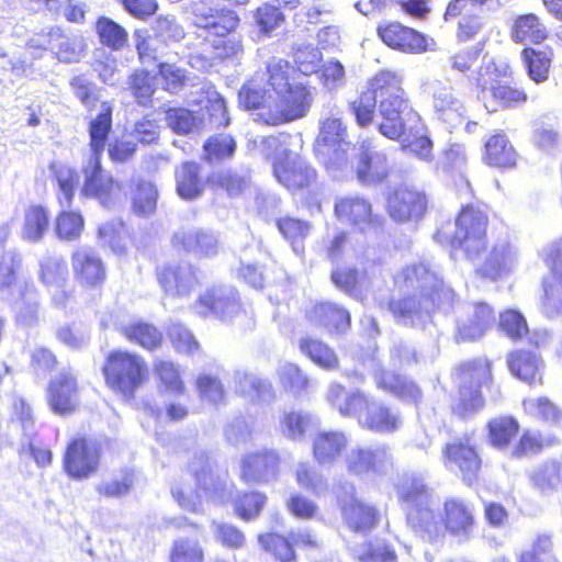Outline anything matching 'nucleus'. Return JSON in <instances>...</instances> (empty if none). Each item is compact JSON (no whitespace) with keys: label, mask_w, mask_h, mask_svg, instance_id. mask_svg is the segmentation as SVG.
<instances>
[{"label":"nucleus","mask_w":562,"mask_h":562,"mask_svg":"<svg viewBox=\"0 0 562 562\" xmlns=\"http://www.w3.org/2000/svg\"><path fill=\"white\" fill-rule=\"evenodd\" d=\"M81 171L85 177L82 193L86 196L95 198L105 207H110L121 198L122 188L102 168L101 156L88 155L82 164Z\"/></svg>","instance_id":"9d476101"},{"label":"nucleus","mask_w":562,"mask_h":562,"mask_svg":"<svg viewBox=\"0 0 562 562\" xmlns=\"http://www.w3.org/2000/svg\"><path fill=\"white\" fill-rule=\"evenodd\" d=\"M374 381L379 389L402 401L418 403L422 398L420 389L405 375L387 372L381 368L374 370Z\"/></svg>","instance_id":"473e14b6"},{"label":"nucleus","mask_w":562,"mask_h":562,"mask_svg":"<svg viewBox=\"0 0 562 562\" xmlns=\"http://www.w3.org/2000/svg\"><path fill=\"white\" fill-rule=\"evenodd\" d=\"M347 490L349 499L342 501V514L345 520L351 530L366 535L375 526L378 521V512L372 506H369L353 497V485H348Z\"/></svg>","instance_id":"7c9ffc66"},{"label":"nucleus","mask_w":562,"mask_h":562,"mask_svg":"<svg viewBox=\"0 0 562 562\" xmlns=\"http://www.w3.org/2000/svg\"><path fill=\"white\" fill-rule=\"evenodd\" d=\"M123 333L131 341H136L143 348L153 350L160 346L161 333L150 324L136 322L123 328Z\"/></svg>","instance_id":"8fccbe9b"},{"label":"nucleus","mask_w":562,"mask_h":562,"mask_svg":"<svg viewBox=\"0 0 562 562\" xmlns=\"http://www.w3.org/2000/svg\"><path fill=\"white\" fill-rule=\"evenodd\" d=\"M236 143L231 135L221 134L210 137L203 146L204 159L209 162L220 161L233 156Z\"/></svg>","instance_id":"e2e57ef3"},{"label":"nucleus","mask_w":562,"mask_h":562,"mask_svg":"<svg viewBox=\"0 0 562 562\" xmlns=\"http://www.w3.org/2000/svg\"><path fill=\"white\" fill-rule=\"evenodd\" d=\"M171 562H204V553L198 540L179 538L173 541Z\"/></svg>","instance_id":"69168bd1"},{"label":"nucleus","mask_w":562,"mask_h":562,"mask_svg":"<svg viewBox=\"0 0 562 562\" xmlns=\"http://www.w3.org/2000/svg\"><path fill=\"white\" fill-rule=\"evenodd\" d=\"M378 102V91H375V87H371L370 81L368 89L350 103V110L359 126L366 127L373 123L376 106L379 108Z\"/></svg>","instance_id":"49530a36"},{"label":"nucleus","mask_w":562,"mask_h":562,"mask_svg":"<svg viewBox=\"0 0 562 562\" xmlns=\"http://www.w3.org/2000/svg\"><path fill=\"white\" fill-rule=\"evenodd\" d=\"M400 499L406 505L407 512L413 507L428 506L430 490L424 483L423 477L407 475L397 486Z\"/></svg>","instance_id":"79ce46f5"},{"label":"nucleus","mask_w":562,"mask_h":562,"mask_svg":"<svg viewBox=\"0 0 562 562\" xmlns=\"http://www.w3.org/2000/svg\"><path fill=\"white\" fill-rule=\"evenodd\" d=\"M351 403L353 407H357L353 417L366 429L378 434H392L403 425V418L397 411L364 393L353 397Z\"/></svg>","instance_id":"1a4fd4ad"},{"label":"nucleus","mask_w":562,"mask_h":562,"mask_svg":"<svg viewBox=\"0 0 562 562\" xmlns=\"http://www.w3.org/2000/svg\"><path fill=\"white\" fill-rule=\"evenodd\" d=\"M485 159L495 167H513L516 164V151L503 134L491 137L485 145Z\"/></svg>","instance_id":"c03bdc74"},{"label":"nucleus","mask_w":562,"mask_h":562,"mask_svg":"<svg viewBox=\"0 0 562 562\" xmlns=\"http://www.w3.org/2000/svg\"><path fill=\"white\" fill-rule=\"evenodd\" d=\"M546 36V29L535 14L522 15L516 20L513 32L514 41L539 43Z\"/></svg>","instance_id":"603ef678"},{"label":"nucleus","mask_w":562,"mask_h":562,"mask_svg":"<svg viewBox=\"0 0 562 562\" xmlns=\"http://www.w3.org/2000/svg\"><path fill=\"white\" fill-rule=\"evenodd\" d=\"M482 101L487 111L495 112L498 108H512L525 103L527 93L507 85H496L491 87L488 95Z\"/></svg>","instance_id":"37998d69"},{"label":"nucleus","mask_w":562,"mask_h":562,"mask_svg":"<svg viewBox=\"0 0 562 562\" xmlns=\"http://www.w3.org/2000/svg\"><path fill=\"white\" fill-rule=\"evenodd\" d=\"M171 243L178 251L196 257L213 256L218 249L217 237L212 232L195 226L180 227L172 235Z\"/></svg>","instance_id":"aec40b11"},{"label":"nucleus","mask_w":562,"mask_h":562,"mask_svg":"<svg viewBox=\"0 0 562 562\" xmlns=\"http://www.w3.org/2000/svg\"><path fill=\"white\" fill-rule=\"evenodd\" d=\"M40 278L46 286L57 290L54 301L57 305H64L67 295L61 288L68 279V267L65 259L60 256L46 257L41 262Z\"/></svg>","instance_id":"f704fd0d"},{"label":"nucleus","mask_w":562,"mask_h":562,"mask_svg":"<svg viewBox=\"0 0 562 562\" xmlns=\"http://www.w3.org/2000/svg\"><path fill=\"white\" fill-rule=\"evenodd\" d=\"M380 38L389 47L404 53L417 54L426 49L425 37L414 29L398 22H391L378 27Z\"/></svg>","instance_id":"a878e982"},{"label":"nucleus","mask_w":562,"mask_h":562,"mask_svg":"<svg viewBox=\"0 0 562 562\" xmlns=\"http://www.w3.org/2000/svg\"><path fill=\"white\" fill-rule=\"evenodd\" d=\"M112 128V109L102 103V111L89 123V155L102 156Z\"/></svg>","instance_id":"a19ab883"},{"label":"nucleus","mask_w":562,"mask_h":562,"mask_svg":"<svg viewBox=\"0 0 562 562\" xmlns=\"http://www.w3.org/2000/svg\"><path fill=\"white\" fill-rule=\"evenodd\" d=\"M426 91L431 95L432 110L438 120L451 128L462 123L467 108L452 86L434 80L426 85Z\"/></svg>","instance_id":"f8f14e48"},{"label":"nucleus","mask_w":562,"mask_h":562,"mask_svg":"<svg viewBox=\"0 0 562 562\" xmlns=\"http://www.w3.org/2000/svg\"><path fill=\"white\" fill-rule=\"evenodd\" d=\"M300 349L314 363L324 369H335L338 364L334 350L318 339L312 337L302 338L300 340Z\"/></svg>","instance_id":"de8ad7c7"},{"label":"nucleus","mask_w":562,"mask_h":562,"mask_svg":"<svg viewBox=\"0 0 562 562\" xmlns=\"http://www.w3.org/2000/svg\"><path fill=\"white\" fill-rule=\"evenodd\" d=\"M335 214L340 222L357 226L362 232L378 229L383 223L381 216L372 213L371 203L360 196L337 199Z\"/></svg>","instance_id":"dca6fc26"},{"label":"nucleus","mask_w":562,"mask_h":562,"mask_svg":"<svg viewBox=\"0 0 562 562\" xmlns=\"http://www.w3.org/2000/svg\"><path fill=\"white\" fill-rule=\"evenodd\" d=\"M71 267L76 281L83 288H98L106 279L105 263L90 247H79L72 252Z\"/></svg>","instance_id":"a211bd4d"},{"label":"nucleus","mask_w":562,"mask_h":562,"mask_svg":"<svg viewBox=\"0 0 562 562\" xmlns=\"http://www.w3.org/2000/svg\"><path fill=\"white\" fill-rule=\"evenodd\" d=\"M379 95V114L382 121L379 132L389 139H400L406 131L418 132L422 117L412 108L402 88V78L395 72L383 70L371 79Z\"/></svg>","instance_id":"f03ea898"},{"label":"nucleus","mask_w":562,"mask_h":562,"mask_svg":"<svg viewBox=\"0 0 562 562\" xmlns=\"http://www.w3.org/2000/svg\"><path fill=\"white\" fill-rule=\"evenodd\" d=\"M276 179L286 189L295 191L312 186L316 181V171L302 157L286 155L284 161L273 164Z\"/></svg>","instance_id":"4be33fe9"},{"label":"nucleus","mask_w":562,"mask_h":562,"mask_svg":"<svg viewBox=\"0 0 562 562\" xmlns=\"http://www.w3.org/2000/svg\"><path fill=\"white\" fill-rule=\"evenodd\" d=\"M508 366L514 375L529 383H541V360L532 352L520 350L510 355Z\"/></svg>","instance_id":"ea45409f"},{"label":"nucleus","mask_w":562,"mask_h":562,"mask_svg":"<svg viewBox=\"0 0 562 562\" xmlns=\"http://www.w3.org/2000/svg\"><path fill=\"white\" fill-rule=\"evenodd\" d=\"M176 184L178 194L184 200H194L203 191L205 183L200 175L196 162L187 161L176 170Z\"/></svg>","instance_id":"58836bf2"},{"label":"nucleus","mask_w":562,"mask_h":562,"mask_svg":"<svg viewBox=\"0 0 562 562\" xmlns=\"http://www.w3.org/2000/svg\"><path fill=\"white\" fill-rule=\"evenodd\" d=\"M99 458V446L95 442L83 438L75 439L67 447L65 469L72 477H88L97 471Z\"/></svg>","instance_id":"f3484780"},{"label":"nucleus","mask_w":562,"mask_h":562,"mask_svg":"<svg viewBox=\"0 0 562 562\" xmlns=\"http://www.w3.org/2000/svg\"><path fill=\"white\" fill-rule=\"evenodd\" d=\"M48 42L59 61L77 63L83 57L85 44L79 36H68L58 27L49 30Z\"/></svg>","instance_id":"c9c22d12"},{"label":"nucleus","mask_w":562,"mask_h":562,"mask_svg":"<svg viewBox=\"0 0 562 562\" xmlns=\"http://www.w3.org/2000/svg\"><path fill=\"white\" fill-rule=\"evenodd\" d=\"M445 464L448 468L457 467L465 481L471 482L480 469L481 461L474 448L459 439L447 443L443 450Z\"/></svg>","instance_id":"c85d7f7f"},{"label":"nucleus","mask_w":562,"mask_h":562,"mask_svg":"<svg viewBox=\"0 0 562 562\" xmlns=\"http://www.w3.org/2000/svg\"><path fill=\"white\" fill-rule=\"evenodd\" d=\"M407 524L420 539L436 543L445 537V525L428 506L413 507L407 512Z\"/></svg>","instance_id":"2f4dec72"},{"label":"nucleus","mask_w":562,"mask_h":562,"mask_svg":"<svg viewBox=\"0 0 562 562\" xmlns=\"http://www.w3.org/2000/svg\"><path fill=\"white\" fill-rule=\"evenodd\" d=\"M313 102L308 87L296 82L274 95L273 110L266 108L261 117L267 125H279L304 117Z\"/></svg>","instance_id":"6e6552de"},{"label":"nucleus","mask_w":562,"mask_h":562,"mask_svg":"<svg viewBox=\"0 0 562 562\" xmlns=\"http://www.w3.org/2000/svg\"><path fill=\"white\" fill-rule=\"evenodd\" d=\"M189 470L194 476L199 488L210 497L213 496V493L217 491L218 483L212 474L209 457L205 453L195 456L189 464Z\"/></svg>","instance_id":"864d4df0"},{"label":"nucleus","mask_w":562,"mask_h":562,"mask_svg":"<svg viewBox=\"0 0 562 562\" xmlns=\"http://www.w3.org/2000/svg\"><path fill=\"white\" fill-rule=\"evenodd\" d=\"M426 207L425 193L407 186L397 188L387 201L390 216L398 222L422 217Z\"/></svg>","instance_id":"393cba45"},{"label":"nucleus","mask_w":562,"mask_h":562,"mask_svg":"<svg viewBox=\"0 0 562 562\" xmlns=\"http://www.w3.org/2000/svg\"><path fill=\"white\" fill-rule=\"evenodd\" d=\"M128 89L139 105L147 106L155 92V77L145 70H136L128 78Z\"/></svg>","instance_id":"4d7b16f0"},{"label":"nucleus","mask_w":562,"mask_h":562,"mask_svg":"<svg viewBox=\"0 0 562 562\" xmlns=\"http://www.w3.org/2000/svg\"><path fill=\"white\" fill-rule=\"evenodd\" d=\"M167 125L177 134H190L198 132L202 123L193 112L183 108L169 109L166 112Z\"/></svg>","instance_id":"6e6d98bb"},{"label":"nucleus","mask_w":562,"mask_h":562,"mask_svg":"<svg viewBox=\"0 0 562 562\" xmlns=\"http://www.w3.org/2000/svg\"><path fill=\"white\" fill-rule=\"evenodd\" d=\"M288 136L284 134L258 136L254 139L258 149L267 157L272 159V165L278 161H284L286 155L293 153L286 148Z\"/></svg>","instance_id":"680f3d73"},{"label":"nucleus","mask_w":562,"mask_h":562,"mask_svg":"<svg viewBox=\"0 0 562 562\" xmlns=\"http://www.w3.org/2000/svg\"><path fill=\"white\" fill-rule=\"evenodd\" d=\"M274 95L267 92L256 82L245 83L238 92V102L246 110L254 111V120L266 124L261 114L266 108L273 110Z\"/></svg>","instance_id":"e433bc0d"},{"label":"nucleus","mask_w":562,"mask_h":562,"mask_svg":"<svg viewBox=\"0 0 562 562\" xmlns=\"http://www.w3.org/2000/svg\"><path fill=\"white\" fill-rule=\"evenodd\" d=\"M486 214L472 205L464 206L456 220V231L450 240L457 255L462 251L465 258L475 260L486 248Z\"/></svg>","instance_id":"20e7f679"},{"label":"nucleus","mask_w":562,"mask_h":562,"mask_svg":"<svg viewBox=\"0 0 562 562\" xmlns=\"http://www.w3.org/2000/svg\"><path fill=\"white\" fill-rule=\"evenodd\" d=\"M296 483L304 490L322 495L328 491L326 477L310 462H299L295 467Z\"/></svg>","instance_id":"09e8293b"},{"label":"nucleus","mask_w":562,"mask_h":562,"mask_svg":"<svg viewBox=\"0 0 562 562\" xmlns=\"http://www.w3.org/2000/svg\"><path fill=\"white\" fill-rule=\"evenodd\" d=\"M531 481L541 493L555 491L562 481V468L558 462L544 463L532 472Z\"/></svg>","instance_id":"13d9d810"},{"label":"nucleus","mask_w":562,"mask_h":562,"mask_svg":"<svg viewBox=\"0 0 562 562\" xmlns=\"http://www.w3.org/2000/svg\"><path fill=\"white\" fill-rule=\"evenodd\" d=\"M158 281L166 294L183 297L198 284V277L191 263L183 262L164 268L158 273Z\"/></svg>","instance_id":"bb28decb"},{"label":"nucleus","mask_w":562,"mask_h":562,"mask_svg":"<svg viewBox=\"0 0 562 562\" xmlns=\"http://www.w3.org/2000/svg\"><path fill=\"white\" fill-rule=\"evenodd\" d=\"M518 261L519 252L517 247L508 240H502L494 245L479 272L485 278L496 280L503 274L513 271Z\"/></svg>","instance_id":"cd10ccee"},{"label":"nucleus","mask_w":562,"mask_h":562,"mask_svg":"<svg viewBox=\"0 0 562 562\" xmlns=\"http://www.w3.org/2000/svg\"><path fill=\"white\" fill-rule=\"evenodd\" d=\"M103 372L111 389L124 397H131L143 384L147 375V366L137 355L114 351L109 355Z\"/></svg>","instance_id":"39448f33"},{"label":"nucleus","mask_w":562,"mask_h":562,"mask_svg":"<svg viewBox=\"0 0 562 562\" xmlns=\"http://www.w3.org/2000/svg\"><path fill=\"white\" fill-rule=\"evenodd\" d=\"M267 72L268 82L276 94L296 83L290 78L293 68L282 58H271L267 65Z\"/></svg>","instance_id":"bf43d9fd"},{"label":"nucleus","mask_w":562,"mask_h":562,"mask_svg":"<svg viewBox=\"0 0 562 562\" xmlns=\"http://www.w3.org/2000/svg\"><path fill=\"white\" fill-rule=\"evenodd\" d=\"M491 378V370L483 361H473L460 366L457 372L459 383V400L453 406L454 413L465 418L480 411L484 405L480 387Z\"/></svg>","instance_id":"423d86ee"},{"label":"nucleus","mask_w":562,"mask_h":562,"mask_svg":"<svg viewBox=\"0 0 562 562\" xmlns=\"http://www.w3.org/2000/svg\"><path fill=\"white\" fill-rule=\"evenodd\" d=\"M344 464L350 475L371 477L386 474L393 467V457L385 445H356L347 450Z\"/></svg>","instance_id":"0eeeda50"},{"label":"nucleus","mask_w":562,"mask_h":562,"mask_svg":"<svg viewBox=\"0 0 562 562\" xmlns=\"http://www.w3.org/2000/svg\"><path fill=\"white\" fill-rule=\"evenodd\" d=\"M97 32L101 42L113 49L122 48L127 41V32L109 18L99 19Z\"/></svg>","instance_id":"338daca9"},{"label":"nucleus","mask_w":562,"mask_h":562,"mask_svg":"<svg viewBox=\"0 0 562 562\" xmlns=\"http://www.w3.org/2000/svg\"><path fill=\"white\" fill-rule=\"evenodd\" d=\"M349 445L350 437L344 431H318L312 439V454L319 465L331 468L346 456Z\"/></svg>","instance_id":"412c9836"},{"label":"nucleus","mask_w":562,"mask_h":562,"mask_svg":"<svg viewBox=\"0 0 562 562\" xmlns=\"http://www.w3.org/2000/svg\"><path fill=\"white\" fill-rule=\"evenodd\" d=\"M280 233L292 244L293 250L300 255L303 252L301 241L310 234L311 226L292 217L280 218L277 222Z\"/></svg>","instance_id":"052dcab7"},{"label":"nucleus","mask_w":562,"mask_h":562,"mask_svg":"<svg viewBox=\"0 0 562 562\" xmlns=\"http://www.w3.org/2000/svg\"><path fill=\"white\" fill-rule=\"evenodd\" d=\"M347 131L339 117L331 115L322 122L317 142L329 158L327 167L341 169L348 162V151L351 143L347 140Z\"/></svg>","instance_id":"ddd939ff"},{"label":"nucleus","mask_w":562,"mask_h":562,"mask_svg":"<svg viewBox=\"0 0 562 562\" xmlns=\"http://www.w3.org/2000/svg\"><path fill=\"white\" fill-rule=\"evenodd\" d=\"M46 397L54 413L66 415L75 412L79 404L76 378L68 372H60L49 381Z\"/></svg>","instance_id":"5701e85b"},{"label":"nucleus","mask_w":562,"mask_h":562,"mask_svg":"<svg viewBox=\"0 0 562 562\" xmlns=\"http://www.w3.org/2000/svg\"><path fill=\"white\" fill-rule=\"evenodd\" d=\"M279 464L280 457L273 450L248 452L240 461V477L249 484L269 482L278 475Z\"/></svg>","instance_id":"6ab92c4d"},{"label":"nucleus","mask_w":562,"mask_h":562,"mask_svg":"<svg viewBox=\"0 0 562 562\" xmlns=\"http://www.w3.org/2000/svg\"><path fill=\"white\" fill-rule=\"evenodd\" d=\"M442 520L446 531L461 541L469 540L474 529L473 508L458 497L447 498L443 503Z\"/></svg>","instance_id":"b1692460"},{"label":"nucleus","mask_w":562,"mask_h":562,"mask_svg":"<svg viewBox=\"0 0 562 562\" xmlns=\"http://www.w3.org/2000/svg\"><path fill=\"white\" fill-rule=\"evenodd\" d=\"M319 426V419L306 412H289L280 419V429L284 437L293 441H303L307 432Z\"/></svg>","instance_id":"4c0bfd02"},{"label":"nucleus","mask_w":562,"mask_h":562,"mask_svg":"<svg viewBox=\"0 0 562 562\" xmlns=\"http://www.w3.org/2000/svg\"><path fill=\"white\" fill-rule=\"evenodd\" d=\"M48 215L42 206H31L24 215L21 231L23 240L38 243L48 229Z\"/></svg>","instance_id":"a18cd8bd"},{"label":"nucleus","mask_w":562,"mask_h":562,"mask_svg":"<svg viewBox=\"0 0 562 562\" xmlns=\"http://www.w3.org/2000/svg\"><path fill=\"white\" fill-rule=\"evenodd\" d=\"M551 547V539L548 536H539L531 548L517 555V562H555Z\"/></svg>","instance_id":"774afa93"},{"label":"nucleus","mask_w":562,"mask_h":562,"mask_svg":"<svg viewBox=\"0 0 562 562\" xmlns=\"http://www.w3.org/2000/svg\"><path fill=\"white\" fill-rule=\"evenodd\" d=\"M395 283L401 290L414 292L387 303V310L401 325H423L432 310H448L454 302V291L445 284L438 268L430 263L407 266L395 276Z\"/></svg>","instance_id":"f257e3e1"},{"label":"nucleus","mask_w":562,"mask_h":562,"mask_svg":"<svg viewBox=\"0 0 562 562\" xmlns=\"http://www.w3.org/2000/svg\"><path fill=\"white\" fill-rule=\"evenodd\" d=\"M390 170L386 153L374 146L372 142L363 140L355 165L357 180L364 186L378 184L389 177Z\"/></svg>","instance_id":"4468645a"},{"label":"nucleus","mask_w":562,"mask_h":562,"mask_svg":"<svg viewBox=\"0 0 562 562\" xmlns=\"http://www.w3.org/2000/svg\"><path fill=\"white\" fill-rule=\"evenodd\" d=\"M233 379L235 392L250 402L270 403L276 397L272 384L252 372L236 370Z\"/></svg>","instance_id":"c756f323"},{"label":"nucleus","mask_w":562,"mask_h":562,"mask_svg":"<svg viewBox=\"0 0 562 562\" xmlns=\"http://www.w3.org/2000/svg\"><path fill=\"white\" fill-rule=\"evenodd\" d=\"M194 312L206 317L210 314L223 321H229L240 311L237 293L232 286H213L200 295L193 305Z\"/></svg>","instance_id":"2eb2a0df"},{"label":"nucleus","mask_w":562,"mask_h":562,"mask_svg":"<svg viewBox=\"0 0 562 562\" xmlns=\"http://www.w3.org/2000/svg\"><path fill=\"white\" fill-rule=\"evenodd\" d=\"M425 130V125L422 122L420 131H406L398 140H402L404 147L417 158L431 162L434 159L432 142L426 136Z\"/></svg>","instance_id":"5fc2aeb1"},{"label":"nucleus","mask_w":562,"mask_h":562,"mask_svg":"<svg viewBox=\"0 0 562 562\" xmlns=\"http://www.w3.org/2000/svg\"><path fill=\"white\" fill-rule=\"evenodd\" d=\"M522 56L530 79L537 83L546 81L551 65V59L548 54L531 48H525Z\"/></svg>","instance_id":"0e129e2a"},{"label":"nucleus","mask_w":562,"mask_h":562,"mask_svg":"<svg viewBox=\"0 0 562 562\" xmlns=\"http://www.w3.org/2000/svg\"><path fill=\"white\" fill-rule=\"evenodd\" d=\"M193 14L195 26L205 33V45L213 49L211 58L237 57L243 52L240 37L234 33L239 24L236 12L232 10L217 11L200 3L194 7Z\"/></svg>","instance_id":"7ed1b4c3"},{"label":"nucleus","mask_w":562,"mask_h":562,"mask_svg":"<svg viewBox=\"0 0 562 562\" xmlns=\"http://www.w3.org/2000/svg\"><path fill=\"white\" fill-rule=\"evenodd\" d=\"M550 273L543 279L541 308L546 316L553 318L562 314V239L546 250Z\"/></svg>","instance_id":"9b49d317"},{"label":"nucleus","mask_w":562,"mask_h":562,"mask_svg":"<svg viewBox=\"0 0 562 562\" xmlns=\"http://www.w3.org/2000/svg\"><path fill=\"white\" fill-rule=\"evenodd\" d=\"M519 425L512 417L503 416L488 423L490 439L494 447L504 450L510 440L517 435Z\"/></svg>","instance_id":"3c124183"},{"label":"nucleus","mask_w":562,"mask_h":562,"mask_svg":"<svg viewBox=\"0 0 562 562\" xmlns=\"http://www.w3.org/2000/svg\"><path fill=\"white\" fill-rule=\"evenodd\" d=\"M311 323L329 333H345L350 326V315L342 307L325 302L318 303L307 313Z\"/></svg>","instance_id":"72a5a7b5"}]
</instances>
